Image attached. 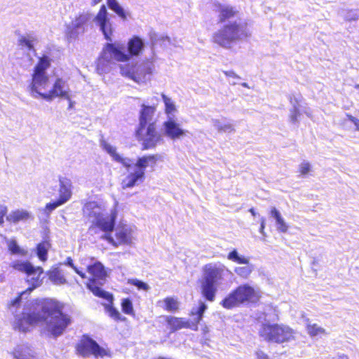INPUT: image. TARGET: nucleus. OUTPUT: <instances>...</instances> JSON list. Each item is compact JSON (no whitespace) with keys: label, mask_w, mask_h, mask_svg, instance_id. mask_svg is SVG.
<instances>
[{"label":"nucleus","mask_w":359,"mask_h":359,"mask_svg":"<svg viewBox=\"0 0 359 359\" xmlns=\"http://www.w3.org/2000/svg\"><path fill=\"white\" fill-rule=\"evenodd\" d=\"M37 305V311L24 313L16 323L17 327L22 332L28 330V325L46 324L55 337L62 334L71 324V316L62 312L64 304L50 298L41 299Z\"/></svg>","instance_id":"obj_1"},{"label":"nucleus","mask_w":359,"mask_h":359,"mask_svg":"<svg viewBox=\"0 0 359 359\" xmlns=\"http://www.w3.org/2000/svg\"><path fill=\"white\" fill-rule=\"evenodd\" d=\"M156 107L142 105L140 113L139 125L135 130V136L141 142L142 151L154 149L163 142V136L158 130L155 121H151Z\"/></svg>","instance_id":"obj_2"},{"label":"nucleus","mask_w":359,"mask_h":359,"mask_svg":"<svg viewBox=\"0 0 359 359\" xmlns=\"http://www.w3.org/2000/svg\"><path fill=\"white\" fill-rule=\"evenodd\" d=\"M250 36V32L247 28L246 23L233 21L224 25L215 32L212 36V41L222 48L229 49L233 43L247 39Z\"/></svg>","instance_id":"obj_3"},{"label":"nucleus","mask_w":359,"mask_h":359,"mask_svg":"<svg viewBox=\"0 0 359 359\" xmlns=\"http://www.w3.org/2000/svg\"><path fill=\"white\" fill-rule=\"evenodd\" d=\"M90 259L92 262L86 265V271L89 274V276L87 277L88 279L86 283L87 288L95 296L112 303L113 295L109 292L102 290L100 287L105 283L107 277V271L105 267L100 262L95 261L93 257Z\"/></svg>","instance_id":"obj_4"},{"label":"nucleus","mask_w":359,"mask_h":359,"mask_svg":"<svg viewBox=\"0 0 359 359\" xmlns=\"http://www.w3.org/2000/svg\"><path fill=\"white\" fill-rule=\"evenodd\" d=\"M51 60L48 55H43L38 60L34 67L29 90L34 97H41L43 100V94L49 90L50 79L46 70L50 67Z\"/></svg>","instance_id":"obj_5"},{"label":"nucleus","mask_w":359,"mask_h":359,"mask_svg":"<svg viewBox=\"0 0 359 359\" xmlns=\"http://www.w3.org/2000/svg\"><path fill=\"white\" fill-rule=\"evenodd\" d=\"M261 297L259 290L245 283L233 289L221 301L220 304L226 309H232L245 304H257Z\"/></svg>","instance_id":"obj_6"},{"label":"nucleus","mask_w":359,"mask_h":359,"mask_svg":"<svg viewBox=\"0 0 359 359\" xmlns=\"http://www.w3.org/2000/svg\"><path fill=\"white\" fill-rule=\"evenodd\" d=\"M203 273L200 280V292L205 300L212 302L215 300L218 285L224 279V269L206 264L203 267Z\"/></svg>","instance_id":"obj_7"},{"label":"nucleus","mask_w":359,"mask_h":359,"mask_svg":"<svg viewBox=\"0 0 359 359\" xmlns=\"http://www.w3.org/2000/svg\"><path fill=\"white\" fill-rule=\"evenodd\" d=\"M161 156L160 154H147L138 157L133 171L128 172L121 181L123 189L133 188L145 179V170L147 167L154 168Z\"/></svg>","instance_id":"obj_8"},{"label":"nucleus","mask_w":359,"mask_h":359,"mask_svg":"<svg viewBox=\"0 0 359 359\" xmlns=\"http://www.w3.org/2000/svg\"><path fill=\"white\" fill-rule=\"evenodd\" d=\"M294 330L289 326L278 323H264L259 334L268 342L283 344L294 339Z\"/></svg>","instance_id":"obj_9"},{"label":"nucleus","mask_w":359,"mask_h":359,"mask_svg":"<svg viewBox=\"0 0 359 359\" xmlns=\"http://www.w3.org/2000/svg\"><path fill=\"white\" fill-rule=\"evenodd\" d=\"M76 354L82 357L93 355L95 358L110 357L111 353L109 350L101 347L95 340L88 334H83L75 346Z\"/></svg>","instance_id":"obj_10"},{"label":"nucleus","mask_w":359,"mask_h":359,"mask_svg":"<svg viewBox=\"0 0 359 359\" xmlns=\"http://www.w3.org/2000/svg\"><path fill=\"white\" fill-rule=\"evenodd\" d=\"M97 207V205L93 202L86 203L83 208L84 216L88 219L94 218L95 219V226L98 227L105 233H111L114 229V217H103L100 213L93 211Z\"/></svg>","instance_id":"obj_11"},{"label":"nucleus","mask_w":359,"mask_h":359,"mask_svg":"<svg viewBox=\"0 0 359 359\" xmlns=\"http://www.w3.org/2000/svg\"><path fill=\"white\" fill-rule=\"evenodd\" d=\"M102 238L107 241L114 247L129 245L131 243L130 231L125 226H118L115 230L114 238L111 233H104Z\"/></svg>","instance_id":"obj_12"},{"label":"nucleus","mask_w":359,"mask_h":359,"mask_svg":"<svg viewBox=\"0 0 359 359\" xmlns=\"http://www.w3.org/2000/svg\"><path fill=\"white\" fill-rule=\"evenodd\" d=\"M65 80L62 78H57L51 88L47 93L43 94V100L50 102L56 97H62L70 100V95L68 91L65 90Z\"/></svg>","instance_id":"obj_13"},{"label":"nucleus","mask_w":359,"mask_h":359,"mask_svg":"<svg viewBox=\"0 0 359 359\" xmlns=\"http://www.w3.org/2000/svg\"><path fill=\"white\" fill-rule=\"evenodd\" d=\"M32 270L30 272L26 273L25 282L29 285L26 291L29 293L32 292L34 290L41 286L43 283V269L41 266H34L32 264Z\"/></svg>","instance_id":"obj_14"},{"label":"nucleus","mask_w":359,"mask_h":359,"mask_svg":"<svg viewBox=\"0 0 359 359\" xmlns=\"http://www.w3.org/2000/svg\"><path fill=\"white\" fill-rule=\"evenodd\" d=\"M95 20L100 25V29L103 33L104 38L107 41H111L113 32L111 25L107 18V11L104 5L101 6L98 13L95 18Z\"/></svg>","instance_id":"obj_15"},{"label":"nucleus","mask_w":359,"mask_h":359,"mask_svg":"<svg viewBox=\"0 0 359 359\" xmlns=\"http://www.w3.org/2000/svg\"><path fill=\"white\" fill-rule=\"evenodd\" d=\"M103 51L109 53L118 62H126L130 59V54L125 52L124 45L121 43H107L105 44Z\"/></svg>","instance_id":"obj_16"},{"label":"nucleus","mask_w":359,"mask_h":359,"mask_svg":"<svg viewBox=\"0 0 359 359\" xmlns=\"http://www.w3.org/2000/svg\"><path fill=\"white\" fill-rule=\"evenodd\" d=\"M215 11L217 13L218 22L224 23L226 21L234 18L238 13L235 7L222 4L218 1L213 4Z\"/></svg>","instance_id":"obj_17"},{"label":"nucleus","mask_w":359,"mask_h":359,"mask_svg":"<svg viewBox=\"0 0 359 359\" xmlns=\"http://www.w3.org/2000/svg\"><path fill=\"white\" fill-rule=\"evenodd\" d=\"M164 134L171 140L180 139L186 135V130L175 120L169 118L163 123Z\"/></svg>","instance_id":"obj_18"},{"label":"nucleus","mask_w":359,"mask_h":359,"mask_svg":"<svg viewBox=\"0 0 359 359\" xmlns=\"http://www.w3.org/2000/svg\"><path fill=\"white\" fill-rule=\"evenodd\" d=\"M164 320L170 332L173 333L176 331L185 328L190 329L189 321L184 318L176 317L173 316H165Z\"/></svg>","instance_id":"obj_19"},{"label":"nucleus","mask_w":359,"mask_h":359,"mask_svg":"<svg viewBox=\"0 0 359 359\" xmlns=\"http://www.w3.org/2000/svg\"><path fill=\"white\" fill-rule=\"evenodd\" d=\"M100 144L102 148L107 151L112 158V159L118 162L123 165L127 170H129L131 168V164L129 163L130 160L129 158L121 156L116 152V147L111 146L109 143L107 142L106 140H102L100 141Z\"/></svg>","instance_id":"obj_20"},{"label":"nucleus","mask_w":359,"mask_h":359,"mask_svg":"<svg viewBox=\"0 0 359 359\" xmlns=\"http://www.w3.org/2000/svg\"><path fill=\"white\" fill-rule=\"evenodd\" d=\"M128 53L130 55V58L134 56H138L144 50V43L142 39L137 36H133L129 39L128 44Z\"/></svg>","instance_id":"obj_21"},{"label":"nucleus","mask_w":359,"mask_h":359,"mask_svg":"<svg viewBox=\"0 0 359 359\" xmlns=\"http://www.w3.org/2000/svg\"><path fill=\"white\" fill-rule=\"evenodd\" d=\"M15 359H36L33 350L27 345H19L13 351Z\"/></svg>","instance_id":"obj_22"},{"label":"nucleus","mask_w":359,"mask_h":359,"mask_svg":"<svg viewBox=\"0 0 359 359\" xmlns=\"http://www.w3.org/2000/svg\"><path fill=\"white\" fill-rule=\"evenodd\" d=\"M206 309V304L203 302L200 301L197 310L195 311H191L190 312L189 314L191 316L195 315L196 316L194 321L189 322L190 330L194 331H197L198 330V324L202 320L204 312Z\"/></svg>","instance_id":"obj_23"},{"label":"nucleus","mask_w":359,"mask_h":359,"mask_svg":"<svg viewBox=\"0 0 359 359\" xmlns=\"http://www.w3.org/2000/svg\"><path fill=\"white\" fill-rule=\"evenodd\" d=\"M51 248V243L48 238L43 239L36 246V253L39 259L45 262L48 259V252Z\"/></svg>","instance_id":"obj_24"},{"label":"nucleus","mask_w":359,"mask_h":359,"mask_svg":"<svg viewBox=\"0 0 359 359\" xmlns=\"http://www.w3.org/2000/svg\"><path fill=\"white\" fill-rule=\"evenodd\" d=\"M48 279L55 285H65L67 280L58 267H52L47 271Z\"/></svg>","instance_id":"obj_25"},{"label":"nucleus","mask_w":359,"mask_h":359,"mask_svg":"<svg viewBox=\"0 0 359 359\" xmlns=\"http://www.w3.org/2000/svg\"><path fill=\"white\" fill-rule=\"evenodd\" d=\"M71 187L72 184L69 180H67V182L60 180V196L58 198L64 203L67 202L72 197Z\"/></svg>","instance_id":"obj_26"},{"label":"nucleus","mask_w":359,"mask_h":359,"mask_svg":"<svg viewBox=\"0 0 359 359\" xmlns=\"http://www.w3.org/2000/svg\"><path fill=\"white\" fill-rule=\"evenodd\" d=\"M30 218L29 212L25 210H16L12 211L8 216L6 217L8 222L11 223H18L21 221H26Z\"/></svg>","instance_id":"obj_27"},{"label":"nucleus","mask_w":359,"mask_h":359,"mask_svg":"<svg viewBox=\"0 0 359 359\" xmlns=\"http://www.w3.org/2000/svg\"><path fill=\"white\" fill-rule=\"evenodd\" d=\"M163 309L170 313H176L180 310V303L177 297L168 296L163 299Z\"/></svg>","instance_id":"obj_28"},{"label":"nucleus","mask_w":359,"mask_h":359,"mask_svg":"<svg viewBox=\"0 0 359 359\" xmlns=\"http://www.w3.org/2000/svg\"><path fill=\"white\" fill-rule=\"evenodd\" d=\"M9 266L14 271L26 274L27 272H30L32 270V263L28 260H19L16 259L12 262Z\"/></svg>","instance_id":"obj_29"},{"label":"nucleus","mask_w":359,"mask_h":359,"mask_svg":"<svg viewBox=\"0 0 359 359\" xmlns=\"http://www.w3.org/2000/svg\"><path fill=\"white\" fill-rule=\"evenodd\" d=\"M271 216L273 217L278 225V230L280 232L285 233L287 231L288 226L285 222L283 218L281 217L280 213L276 208H272L270 211Z\"/></svg>","instance_id":"obj_30"},{"label":"nucleus","mask_w":359,"mask_h":359,"mask_svg":"<svg viewBox=\"0 0 359 359\" xmlns=\"http://www.w3.org/2000/svg\"><path fill=\"white\" fill-rule=\"evenodd\" d=\"M306 331L309 335L311 337L326 334V331L324 328L318 326L317 324H307L306 325Z\"/></svg>","instance_id":"obj_31"},{"label":"nucleus","mask_w":359,"mask_h":359,"mask_svg":"<svg viewBox=\"0 0 359 359\" xmlns=\"http://www.w3.org/2000/svg\"><path fill=\"white\" fill-rule=\"evenodd\" d=\"M107 5L123 20L126 19V15L123 9L118 5L116 0H107Z\"/></svg>","instance_id":"obj_32"},{"label":"nucleus","mask_w":359,"mask_h":359,"mask_svg":"<svg viewBox=\"0 0 359 359\" xmlns=\"http://www.w3.org/2000/svg\"><path fill=\"white\" fill-rule=\"evenodd\" d=\"M8 249L12 255H26L27 251L21 249L15 240H11L8 243Z\"/></svg>","instance_id":"obj_33"},{"label":"nucleus","mask_w":359,"mask_h":359,"mask_svg":"<svg viewBox=\"0 0 359 359\" xmlns=\"http://www.w3.org/2000/svg\"><path fill=\"white\" fill-rule=\"evenodd\" d=\"M227 258L237 264H248L249 263V259L245 257L238 256L237 250L235 249L228 254Z\"/></svg>","instance_id":"obj_34"},{"label":"nucleus","mask_w":359,"mask_h":359,"mask_svg":"<svg viewBox=\"0 0 359 359\" xmlns=\"http://www.w3.org/2000/svg\"><path fill=\"white\" fill-rule=\"evenodd\" d=\"M135 66L128 67V66H121V73L123 76H127L135 81H138L140 78H137L136 72L133 69Z\"/></svg>","instance_id":"obj_35"},{"label":"nucleus","mask_w":359,"mask_h":359,"mask_svg":"<svg viewBox=\"0 0 359 359\" xmlns=\"http://www.w3.org/2000/svg\"><path fill=\"white\" fill-rule=\"evenodd\" d=\"M122 311L127 315H134V309L131 300L129 298H125L121 303Z\"/></svg>","instance_id":"obj_36"},{"label":"nucleus","mask_w":359,"mask_h":359,"mask_svg":"<svg viewBox=\"0 0 359 359\" xmlns=\"http://www.w3.org/2000/svg\"><path fill=\"white\" fill-rule=\"evenodd\" d=\"M162 99L165 104V114L170 115L174 113L176 111V107L172 100L164 94H162Z\"/></svg>","instance_id":"obj_37"},{"label":"nucleus","mask_w":359,"mask_h":359,"mask_svg":"<svg viewBox=\"0 0 359 359\" xmlns=\"http://www.w3.org/2000/svg\"><path fill=\"white\" fill-rule=\"evenodd\" d=\"M107 311L111 318L114 319L116 321H126V318L121 316L120 312L111 305H109L107 307Z\"/></svg>","instance_id":"obj_38"},{"label":"nucleus","mask_w":359,"mask_h":359,"mask_svg":"<svg viewBox=\"0 0 359 359\" xmlns=\"http://www.w3.org/2000/svg\"><path fill=\"white\" fill-rule=\"evenodd\" d=\"M87 21V17L84 14H80L75 18L72 22V27L73 29L76 30L82 27Z\"/></svg>","instance_id":"obj_39"},{"label":"nucleus","mask_w":359,"mask_h":359,"mask_svg":"<svg viewBox=\"0 0 359 359\" xmlns=\"http://www.w3.org/2000/svg\"><path fill=\"white\" fill-rule=\"evenodd\" d=\"M252 271V266H241L238 267L235 269V272L236 274L243 278H248L249 276L251 274Z\"/></svg>","instance_id":"obj_40"},{"label":"nucleus","mask_w":359,"mask_h":359,"mask_svg":"<svg viewBox=\"0 0 359 359\" xmlns=\"http://www.w3.org/2000/svg\"><path fill=\"white\" fill-rule=\"evenodd\" d=\"M300 116L301 112L297 107H294L290 109L289 118L292 123H296Z\"/></svg>","instance_id":"obj_41"},{"label":"nucleus","mask_w":359,"mask_h":359,"mask_svg":"<svg viewBox=\"0 0 359 359\" xmlns=\"http://www.w3.org/2000/svg\"><path fill=\"white\" fill-rule=\"evenodd\" d=\"M128 283L133 285L136 286L140 290H143L147 291L149 288V285L147 283L142 282V280H137V279L129 280Z\"/></svg>","instance_id":"obj_42"},{"label":"nucleus","mask_w":359,"mask_h":359,"mask_svg":"<svg viewBox=\"0 0 359 359\" xmlns=\"http://www.w3.org/2000/svg\"><path fill=\"white\" fill-rule=\"evenodd\" d=\"M311 170V165L309 162H303L299 165L298 172L302 176L308 175Z\"/></svg>","instance_id":"obj_43"},{"label":"nucleus","mask_w":359,"mask_h":359,"mask_svg":"<svg viewBox=\"0 0 359 359\" xmlns=\"http://www.w3.org/2000/svg\"><path fill=\"white\" fill-rule=\"evenodd\" d=\"M67 264L71 266L74 271L82 278L86 279L87 278V276L85 272H83L82 270H79L73 263V261L71 258H68L67 260Z\"/></svg>","instance_id":"obj_44"},{"label":"nucleus","mask_w":359,"mask_h":359,"mask_svg":"<svg viewBox=\"0 0 359 359\" xmlns=\"http://www.w3.org/2000/svg\"><path fill=\"white\" fill-rule=\"evenodd\" d=\"M65 204L60 199L57 198V200L52 201L50 203H48L46 205V210L51 212L57 207Z\"/></svg>","instance_id":"obj_45"},{"label":"nucleus","mask_w":359,"mask_h":359,"mask_svg":"<svg viewBox=\"0 0 359 359\" xmlns=\"http://www.w3.org/2000/svg\"><path fill=\"white\" fill-rule=\"evenodd\" d=\"M19 44L22 46L27 47L29 50H34V46L32 44V41L27 39L25 36H22L19 39Z\"/></svg>","instance_id":"obj_46"},{"label":"nucleus","mask_w":359,"mask_h":359,"mask_svg":"<svg viewBox=\"0 0 359 359\" xmlns=\"http://www.w3.org/2000/svg\"><path fill=\"white\" fill-rule=\"evenodd\" d=\"M28 292L29 293V291H26V290L25 291H22L20 293L18 294V295L15 298L13 299V300H11L9 304H8V306L11 307V306H19V304H20L21 302V299H22V296Z\"/></svg>","instance_id":"obj_47"},{"label":"nucleus","mask_w":359,"mask_h":359,"mask_svg":"<svg viewBox=\"0 0 359 359\" xmlns=\"http://www.w3.org/2000/svg\"><path fill=\"white\" fill-rule=\"evenodd\" d=\"M8 212V208L6 205H0V226L3 225L4 222V217Z\"/></svg>","instance_id":"obj_48"},{"label":"nucleus","mask_w":359,"mask_h":359,"mask_svg":"<svg viewBox=\"0 0 359 359\" xmlns=\"http://www.w3.org/2000/svg\"><path fill=\"white\" fill-rule=\"evenodd\" d=\"M257 359H271L266 353L262 351H257L255 352Z\"/></svg>","instance_id":"obj_49"},{"label":"nucleus","mask_w":359,"mask_h":359,"mask_svg":"<svg viewBox=\"0 0 359 359\" xmlns=\"http://www.w3.org/2000/svg\"><path fill=\"white\" fill-rule=\"evenodd\" d=\"M347 118L351 123L355 125V128L359 131V118H357L350 114H347Z\"/></svg>","instance_id":"obj_50"},{"label":"nucleus","mask_w":359,"mask_h":359,"mask_svg":"<svg viewBox=\"0 0 359 359\" xmlns=\"http://www.w3.org/2000/svg\"><path fill=\"white\" fill-rule=\"evenodd\" d=\"M233 130V128L231 124H224L218 126V130L219 131H232Z\"/></svg>","instance_id":"obj_51"},{"label":"nucleus","mask_w":359,"mask_h":359,"mask_svg":"<svg viewBox=\"0 0 359 359\" xmlns=\"http://www.w3.org/2000/svg\"><path fill=\"white\" fill-rule=\"evenodd\" d=\"M224 74L226 76H228V77H231V78H233V79H238V76L232 70H231V71H224Z\"/></svg>","instance_id":"obj_52"},{"label":"nucleus","mask_w":359,"mask_h":359,"mask_svg":"<svg viewBox=\"0 0 359 359\" xmlns=\"http://www.w3.org/2000/svg\"><path fill=\"white\" fill-rule=\"evenodd\" d=\"M109 62L108 60H107L104 56H102L100 57L99 59V61H98V67H100L101 65H105L106 63H107Z\"/></svg>","instance_id":"obj_53"},{"label":"nucleus","mask_w":359,"mask_h":359,"mask_svg":"<svg viewBox=\"0 0 359 359\" xmlns=\"http://www.w3.org/2000/svg\"><path fill=\"white\" fill-rule=\"evenodd\" d=\"M265 228V219L262 218L260 224V231L262 232Z\"/></svg>","instance_id":"obj_54"},{"label":"nucleus","mask_w":359,"mask_h":359,"mask_svg":"<svg viewBox=\"0 0 359 359\" xmlns=\"http://www.w3.org/2000/svg\"><path fill=\"white\" fill-rule=\"evenodd\" d=\"M102 0H92L91 4L92 6H95L99 4Z\"/></svg>","instance_id":"obj_55"},{"label":"nucleus","mask_w":359,"mask_h":359,"mask_svg":"<svg viewBox=\"0 0 359 359\" xmlns=\"http://www.w3.org/2000/svg\"><path fill=\"white\" fill-rule=\"evenodd\" d=\"M249 211L250 212V213L252 214V215H253V216H256V212H255V211L254 208H250Z\"/></svg>","instance_id":"obj_56"},{"label":"nucleus","mask_w":359,"mask_h":359,"mask_svg":"<svg viewBox=\"0 0 359 359\" xmlns=\"http://www.w3.org/2000/svg\"><path fill=\"white\" fill-rule=\"evenodd\" d=\"M69 101V108H72L73 107V102L70 100Z\"/></svg>","instance_id":"obj_57"},{"label":"nucleus","mask_w":359,"mask_h":359,"mask_svg":"<svg viewBox=\"0 0 359 359\" xmlns=\"http://www.w3.org/2000/svg\"><path fill=\"white\" fill-rule=\"evenodd\" d=\"M339 359H348V357L346 355H342L340 356Z\"/></svg>","instance_id":"obj_58"},{"label":"nucleus","mask_w":359,"mask_h":359,"mask_svg":"<svg viewBox=\"0 0 359 359\" xmlns=\"http://www.w3.org/2000/svg\"><path fill=\"white\" fill-rule=\"evenodd\" d=\"M355 88L356 89H358V90H359V84H356V85L355 86Z\"/></svg>","instance_id":"obj_59"},{"label":"nucleus","mask_w":359,"mask_h":359,"mask_svg":"<svg viewBox=\"0 0 359 359\" xmlns=\"http://www.w3.org/2000/svg\"><path fill=\"white\" fill-rule=\"evenodd\" d=\"M68 37H69V38H74V37H76V36H69Z\"/></svg>","instance_id":"obj_60"}]
</instances>
